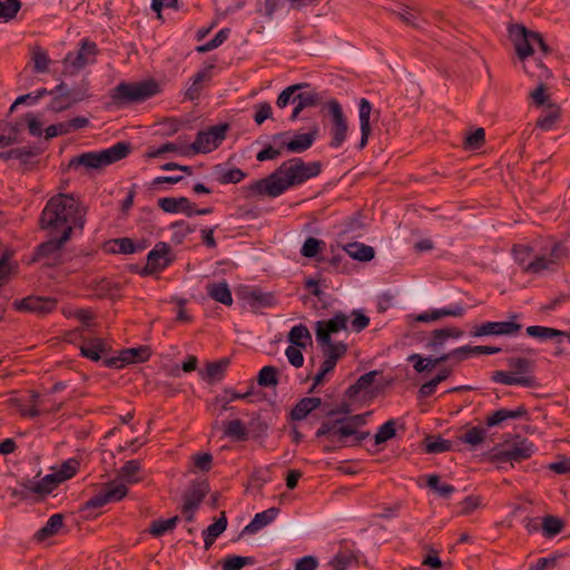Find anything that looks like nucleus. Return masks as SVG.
<instances>
[{"label": "nucleus", "instance_id": "obj_25", "mask_svg": "<svg viewBox=\"0 0 570 570\" xmlns=\"http://www.w3.org/2000/svg\"><path fill=\"white\" fill-rule=\"evenodd\" d=\"M214 65L210 63L204 69L199 70L191 78V85L188 87V89L185 92V98L194 101L199 98L200 91L203 89L202 83L204 81H208L212 78V70L214 69Z\"/></svg>", "mask_w": 570, "mask_h": 570}, {"label": "nucleus", "instance_id": "obj_61", "mask_svg": "<svg viewBox=\"0 0 570 570\" xmlns=\"http://www.w3.org/2000/svg\"><path fill=\"white\" fill-rule=\"evenodd\" d=\"M324 245L325 243L322 239L308 237L306 238L301 248V254L302 256L307 258L316 257V255L321 252Z\"/></svg>", "mask_w": 570, "mask_h": 570}, {"label": "nucleus", "instance_id": "obj_10", "mask_svg": "<svg viewBox=\"0 0 570 570\" xmlns=\"http://www.w3.org/2000/svg\"><path fill=\"white\" fill-rule=\"evenodd\" d=\"M229 127L228 122H223L210 126L206 130L198 131L189 149H191L194 154H207L215 150L226 139Z\"/></svg>", "mask_w": 570, "mask_h": 570}, {"label": "nucleus", "instance_id": "obj_32", "mask_svg": "<svg viewBox=\"0 0 570 570\" xmlns=\"http://www.w3.org/2000/svg\"><path fill=\"white\" fill-rule=\"evenodd\" d=\"M278 514V509L277 508H269L263 512H259L257 514H255L254 519L252 520L250 523H248L243 532L244 533H255L257 532L258 530H261L262 528L266 527L267 524H269Z\"/></svg>", "mask_w": 570, "mask_h": 570}, {"label": "nucleus", "instance_id": "obj_47", "mask_svg": "<svg viewBox=\"0 0 570 570\" xmlns=\"http://www.w3.org/2000/svg\"><path fill=\"white\" fill-rule=\"evenodd\" d=\"M533 248L529 245L518 244L512 247V255L515 263L521 267L522 272L525 273L527 265L532 261L531 255Z\"/></svg>", "mask_w": 570, "mask_h": 570}, {"label": "nucleus", "instance_id": "obj_11", "mask_svg": "<svg viewBox=\"0 0 570 570\" xmlns=\"http://www.w3.org/2000/svg\"><path fill=\"white\" fill-rule=\"evenodd\" d=\"M328 111L331 114V128H330V135L331 140L328 142V146L331 148H340L347 137V120L344 116L343 109L340 105V102L335 99H332L327 104Z\"/></svg>", "mask_w": 570, "mask_h": 570}, {"label": "nucleus", "instance_id": "obj_36", "mask_svg": "<svg viewBox=\"0 0 570 570\" xmlns=\"http://www.w3.org/2000/svg\"><path fill=\"white\" fill-rule=\"evenodd\" d=\"M321 403L322 401L320 397L302 399L292 410V419L296 421L305 419L312 411L316 410Z\"/></svg>", "mask_w": 570, "mask_h": 570}, {"label": "nucleus", "instance_id": "obj_44", "mask_svg": "<svg viewBox=\"0 0 570 570\" xmlns=\"http://www.w3.org/2000/svg\"><path fill=\"white\" fill-rule=\"evenodd\" d=\"M544 271L553 272L556 268L553 267V261H550L547 255H538L535 256L529 265H527L525 273L527 274H541Z\"/></svg>", "mask_w": 570, "mask_h": 570}, {"label": "nucleus", "instance_id": "obj_52", "mask_svg": "<svg viewBox=\"0 0 570 570\" xmlns=\"http://www.w3.org/2000/svg\"><path fill=\"white\" fill-rule=\"evenodd\" d=\"M229 35H230V29L223 28L222 30H219L216 33V36L210 41L196 47V51L198 53L209 52V51L218 48L219 46H222L228 39Z\"/></svg>", "mask_w": 570, "mask_h": 570}, {"label": "nucleus", "instance_id": "obj_64", "mask_svg": "<svg viewBox=\"0 0 570 570\" xmlns=\"http://www.w3.org/2000/svg\"><path fill=\"white\" fill-rule=\"evenodd\" d=\"M354 562L356 558L352 553L340 552L330 561V566L333 570H346Z\"/></svg>", "mask_w": 570, "mask_h": 570}, {"label": "nucleus", "instance_id": "obj_59", "mask_svg": "<svg viewBox=\"0 0 570 570\" xmlns=\"http://www.w3.org/2000/svg\"><path fill=\"white\" fill-rule=\"evenodd\" d=\"M140 471V463L136 460L128 461L119 471V476L127 483L138 482L137 474Z\"/></svg>", "mask_w": 570, "mask_h": 570}, {"label": "nucleus", "instance_id": "obj_7", "mask_svg": "<svg viewBox=\"0 0 570 570\" xmlns=\"http://www.w3.org/2000/svg\"><path fill=\"white\" fill-rule=\"evenodd\" d=\"M160 92V85L155 79L139 82H120L110 90V99L117 107L142 102Z\"/></svg>", "mask_w": 570, "mask_h": 570}, {"label": "nucleus", "instance_id": "obj_49", "mask_svg": "<svg viewBox=\"0 0 570 570\" xmlns=\"http://www.w3.org/2000/svg\"><path fill=\"white\" fill-rule=\"evenodd\" d=\"M20 9V0H0V22L14 19Z\"/></svg>", "mask_w": 570, "mask_h": 570}, {"label": "nucleus", "instance_id": "obj_40", "mask_svg": "<svg viewBox=\"0 0 570 570\" xmlns=\"http://www.w3.org/2000/svg\"><path fill=\"white\" fill-rule=\"evenodd\" d=\"M451 373H452V370L450 367L439 368V372L435 374V376H433L431 380H429L426 383H424L420 387V390H419L420 396L421 397H429V396H431L435 392L436 386L441 382L446 380L450 376Z\"/></svg>", "mask_w": 570, "mask_h": 570}, {"label": "nucleus", "instance_id": "obj_45", "mask_svg": "<svg viewBox=\"0 0 570 570\" xmlns=\"http://www.w3.org/2000/svg\"><path fill=\"white\" fill-rule=\"evenodd\" d=\"M79 469V462L75 459L65 461L61 466L52 472L51 474L56 478V481L60 484L61 482L70 479L76 474Z\"/></svg>", "mask_w": 570, "mask_h": 570}, {"label": "nucleus", "instance_id": "obj_5", "mask_svg": "<svg viewBox=\"0 0 570 570\" xmlns=\"http://www.w3.org/2000/svg\"><path fill=\"white\" fill-rule=\"evenodd\" d=\"M77 338H80L78 346L81 356H108L109 353H112V356L151 355V348L148 345L112 351L111 345L106 340L99 337H86L78 331L68 335V340L63 343V351H67L66 348L71 346Z\"/></svg>", "mask_w": 570, "mask_h": 570}, {"label": "nucleus", "instance_id": "obj_1", "mask_svg": "<svg viewBox=\"0 0 570 570\" xmlns=\"http://www.w3.org/2000/svg\"><path fill=\"white\" fill-rule=\"evenodd\" d=\"M322 171V163H305L302 158H292L281 164L272 174L252 181L243 187L246 197H271L283 195L289 187L304 184L306 180L318 176Z\"/></svg>", "mask_w": 570, "mask_h": 570}, {"label": "nucleus", "instance_id": "obj_31", "mask_svg": "<svg viewBox=\"0 0 570 570\" xmlns=\"http://www.w3.org/2000/svg\"><path fill=\"white\" fill-rule=\"evenodd\" d=\"M462 335L463 331L458 327H444L434 330L431 333V338L428 345L438 351V348L442 347L448 340L458 338Z\"/></svg>", "mask_w": 570, "mask_h": 570}, {"label": "nucleus", "instance_id": "obj_2", "mask_svg": "<svg viewBox=\"0 0 570 570\" xmlns=\"http://www.w3.org/2000/svg\"><path fill=\"white\" fill-rule=\"evenodd\" d=\"M85 225V213L80 210V203L72 194L59 193L47 202L39 216V228L48 235H57L73 227L82 228Z\"/></svg>", "mask_w": 570, "mask_h": 570}, {"label": "nucleus", "instance_id": "obj_21", "mask_svg": "<svg viewBox=\"0 0 570 570\" xmlns=\"http://www.w3.org/2000/svg\"><path fill=\"white\" fill-rule=\"evenodd\" d=\"M318 135V126L315 124L306 134L295 135L289 141H283L281 148H286L291 153H303L312 147Z\"/></svg>", "mask_w": 570, "mask_h": 570}, {"label": "nucleus", "instance_id": "obj_17", "mask_svg": "<svg viewBox=\"0 0 570 570\" xmlns=\"http://www.w3.org/2000/svg\"><path fill=\"white\" fill-rule=\"evenodd\" d=\"M12 305L19 312L35 313L43 316L57 308L58 301L49 296L31 295L22 299H16Z\"/></svg>", "mask_w": 570, "mask_h": 570}, {"label": "nucleus", "instance_id": "obj_35", "mask_svg": "<svg viewBox=\"0 0 570 570\" xmlns=\"http://www.w3.org/2000/svg\"><path fill=\"white\" fill-rule=\"evenodd\" d=\"M63 525L62 514H53L49 518L47 523L35 534L38 541H45L48 538L56 535Z\"/></svg>", "mask_w": 570, "mask_h": 570}, {"label": "nucleus", "instance_id": "obj_60", "mask_svg": "<svg viewBox=\"0 0 570 570\" xmlns=\"http://www.w3.org/2000/svg\"><path fill=\"white\" fill-rule=\"evenodd\" d=\"M395 425L396 422L394 420H389L383 425H381L379 431L374 435L375 444H382L393 439L396 434Z\"/></svg>", "mask_w": 570, "mask_h": 570}, {"label": "nucleus", "instance_id": "obj_62", "mask_svg": "<svg viewBox=\"0 0 570 570\" xmlns=\"http://www.w3.org/2000/svg\"><path fill=\"white\" fill-rule=\"evenodd\" d=\"M542 529L547 537H553L561 532L563 522L557 517L547 515L542 520Z\"/></svg>", "mask_w": 570, "mask_h": 570}, {"label": "nucleus", "instance_id": "obj_43", "mask_svg": "<svg viewBox=\"0 0 570 570\" xmlns=\"http://www.w3.org/2000/svg\"><path fill=\"white\" fill-rule=\"evenodd\" d=\"M487 431L481 426H473L468 429L459 439L461 442L470 445L471 448H476L485 440Z\"/></svg>", "mask_w": 570, "mask_h": 570}, {"label": "nucleus", "instance_id": "obj_56", "mask_svg": "<svg viewBox=\"0 0 570 570\" xmlns=\"http://www.w3.org/2000/svg\"><path fill=\"white\" fill-rule=\"evenodd\" d=\"M178 521V517L167 520H156L150 524L149 533L154 537H160L164 533L174 530Z\"/></svg>", "mask_w": 570, "mask_h": 570}, {"label": "nucleus", "instance_id": "obj_19", "mask_svg": "<svg viewBox=\"0 0 570 570\" xmlns=\"http://www.w3.org/2000/svg\"><path fill=\"white\" fill-rule=\"evenodd\" d=\"M533 444L528 442L527 440H518L512 444L508 445L505 449L499 451L495 454V458L499 461H515L520 462L522 460L529 459L533 453Z\"/></svg>", "mask_w": 570, "mask_h": 570}, {"label": "nucleus", "instance_id": "obj_8", "mask_svg": "<svg viewBox=\"0 0 570 570\" xmlns=\"http://www.w3.org/2000/svg\"><path fill=\"white\" fill-rule=\"evenodd\" d=\"M533 372L534 362L531 358H509L508 370L492 372L491 379L504 385L535 387L539 384Z\"/></svg>", "mask_w": 570, "mask_h": 570}, {"label": "nucleus", "instance_id": "obj_51", "mask_svg": "<svg viewBox=\"0 0 570 570\" xmlns=\"http://www.w3.org/2000/svg\"><path fill=\"white\" fill-rule=\"evenodd\" d=\"M247 301L252 307H269L275 303V296L272 293L252 291L247 295Z\"/></svg>", "mask_w": 570, "mask_h": 570}, {"label": "nucleus", "instance_id": "obj_18", "mask_svg": "<svg viewBox=\"0 0 570 570\" xmlns=\"http://www.w3.org/2000/svg\"><path fill=\"white\" fill-rule=\"evenodd\" d=\"M509 32L520 60L533 55L534 40L532 35L534 31L527 29L523 24H511Z\"/></svg>", "mask_w": 570, "mask_h": 570}, {"label": "nucleus", "instance_id": "obj_63", "mask_svg": "<svg viewBox=\"0 0 570 570\" xmlns=\"http://www.w3.org/2000/svg\"><path fill=\"white\" fill-rule=\"evenodd\" d=\"M485 141V131L483 128H478L469 134L464 139V146L468 149L475 150L483 146Z\"/></svg>", "mask_w": 570, "mask_h": 570}, {"label": "nucleus", "instance_id": "obj_20", "mask_svg": "<svg viewBox=\"0 0 570 570\" xmlns=\"http://www.w3.org/2000/svg\"><path fill=\"white\" fill-rule=\"evenodd\" d=\"M377 374V371H371L361 375L357 381L346 390L345 394L347 399L356 401L367 397L371 394V387Z\"/></svg>", "mask_w": 570, "mask_h": 570}, {"label": "nucleus", "instance_id": "obj_33", "mask_svg": "<svg viewBox=\"0 0 570 570\" xmlns=\"http://www.w3.org/2000/svg\"><path fill=\"white\" fill-rule=\"evenodd\" d=\"M525 332L530 337L538 338L540 341L556 340V343L558 341H561L562 336H564L563 331L552 328V327H547V326H540V325L528 326Z\"/></svg>", "mask_w": 570, "mask_h": 570}, {"label": "nucleus", "instance_id": "obj_55", "mask_svg": "<svg viewBox=\"0 0 570 570\" xmlns=\"http://www.w3.org/2000/svg\"><path fill=\"white\" fill-rule=\"evenodd\" d=\"M257 383L261 386H276L278 383V372L274 366H264L257 376Z\"/></svg>", "mask_w": 570, "mask_h": 570}, {"label": "nucleus", "instance_id": "obj_54", "mask_svg": "<svg viewBox=\"0 0 570 570\" xmlns=\"http://www.w3.org/2000/svg\"><path fill=\"white\" fill-rule=\"evenodd\" d=\"M443 360L444 358H416V362L413 366L419 373H438L439 368L446 367L444 364H442Z\"/></svg>", "mask_w": 570, "mask_h": 570}, {"label": "nucleus", "instance_id": "obj_12", "mask_svg": "<svg viewBox=\"0 0 570 570\" xmlns=\"http://www.w3.org/2000/svg\"><path fill=\"white\" fill-rule=\"evenodd\" d=\"M88 90L89 82L87 80H82L78 86L66 91V94L52 97L48 105V109L53 112H62L71 108L73 105L88 99L90 97Z\"/></svg>", "mask_w": 570, "mask_h": 570}, {"label": "nucleus", "instance_id": "obj_27", "mask_svg": "<svg viewBox=\"0 0 570 570\" xmlns=\"http://www.w3.org/2000/svg\"><path fill=\"white\" fill-rule=\"evenodd\" d=\"M501 352H509L508 350H503L499 346L493 345H463L456 348H453L446 354H442L441 356H469L470 354H498Z\"/></svg>", "mask_w": 570, "mask_h": 570}, {"label": "nucleus", "instance_id": "obj_50", "mask_svg": "<svg viewBox=\"0 0 570 570\" xmlns=\"http://www.w3.org/2000/svg\"><path fill=\"white\" fill-rule=\"evenodd\" d=\"M293 102H297L305 109L318 106L322 102V97L315 90L301 91L293 97Z\"/></svg>", "mask_w": 570, "mask_h": 570}, {"label": "nucleus", "instance_id": "obj_30", "mask_svg": "<svg viewBox=\"0 0 570 570\" xmlns=\"http://www.w3.org/2000/svg\"><path fill=\"white\" fill-rule=\"evenodd\" d=\"M561 118V108L556 102H549L543 114L537 119V127L551 130Z\"/></svg>", "mask_w": 570, "mask_h": 570}, {"label": "nucleus", "instance_id": "obj_38", "mask_svg": "<svg viewBox=\"0 0 570 570\" xmlns=\"http://www.w3.org/2000/svg\"><path fill=\"white\" fill-rule=\"evenodd\" d=\"M288 341L292 345L305 348L308 344H312V335L306 325L298 324L291 328Z\"/></svg>", "mask_w": 570, "mask_h": 570}, {"label": "nucleus", "instance_id": "obj_14", "mask_svg": "<svg viewBox=\"0 0 570 570\" xmlns=\"http://www.w3.org/2000/svg\"><path fill=\"white\" fill-rule=\"evenodd\" d=\"M170 246L165 242H158L147 255V263L141 269V276H149L167 268L174 258L169 257Z\"/></svg>", "mask_w": 570, "mask_h": 570}, {"label": "nucleus", "instance_id": "obj_24", "mask_svg": "<svg viewBox=\"0 0 570 570\" xmlns=\"http://www.w3.org/2000/svg\"><path fill=\"white\" fill-rule=\"evenodd\" d=\"M58 485L59 483L56 481V478H53L51 473L47 474L39 481L28 480L22 483V487L26 491L39 497H45L51 493Z\"/></svg>", "mask_w": 570, "mask_h": 570}, {"label": "nucleus", "instance_id": "obj_29", "mask_svg": "<svg viewBox=\"0 0 570 570\" xmlns=\"http://www.w3.org/2000/svg\"><path fill=\"white\" fill-rule=\"evenodd\" d=\"M107 245L109 246L108 252H110L112 254L128 255V254L141 252L145 249V245L142 243L141 244L135 243L129 237H121V238L112 239Z\"/></svg>", "mask_w": 570, "mask_h": 570}, {"label": "nucleus", "instance_id": "obj_28", "mask_svg": "<svg viewBox=\"0 0 570 570\" xmlns=\"http://www.w3.org/2000/svg\"><path fill=\"white\" fill-rule=\"evenodd\" d=\"M207 294L214 301L222 303L226 306L233 304V296L226 281L209 283L206 286Z\"/></svg>", "mask_w": 570, "mask_h": 570}, {"label": "nucleus", "instance_id": "obj_16", "mask_svg": "<svg viewBox=\"0 0 570 570\" xmlns=\"http://www.w3.org/2000/svg\"><path fill=\"white\" fill-rule=\"evenodd\" d=\"M48 236V240L39 244L35 248L33 261L51 259L52 263H56L63 245L70 239V229H66L62 234Z\"/></svg>", "mask_w": 570, "mask_h": 570}, {"label": "nucleus", "instance_id": "obj_34", "mask_svg": "<svg viewBox=\"0 0 570 570\" xmlns=\"http://www.w3.org/2000/svg\"><path fill=\"white\" fill-rule=\"evenodd\" d=\"M39 153L40 151L37 148H12L9 150L0 151V159L3 161H8L10 159H18L21 164L27 165L30 158L37 156Z\"/></svg>", "mask_w": 570, "mask_h": 570}, {"label": "nucleus", "instance_id": "obj_53", "mask_svg": "<svg viewBox=\"0 0 570 570\" xmlns=\"http://www.w3.org/2000/svg\"><path fill=\"white\" fill-rule=\"evenodd\" d=\"M424 443L428 453H442L450 451L452 448V443L441 436H428Z\"/></svg>", "mask_w": 570, "mask_h": 570}, {"label": "nucleus", "instance_id": "obj_57", "mask_svg": "<svg viewBox=\"0 0 570 570\" xmlns=\"http://www.w3.org/2000/svg\"><path fill=\"white\" fill-rule=\"evenodd\" d=\"M308 87H309V83H307V82H301V83H295V85L288 86L278 95V97L276 99L277 107L285 108L288 105V102L291 101V99L293 100V97L295 96L294 94L297 90H302L303 88H308Z\"/></svg>", "mask_w": 570, "mask_h": 570}, {"label": "nucleus", "instance_id": "obj_48", "mask_svg": "<svg viewBox=\"0 0 570 570\" xmlns=\"http://www.w3.org/2000/svg\"><path fill=\"white\" fill-rule=\"evenodd\" d=\"M33 69L37 73H45L49 70L50 58L48 52L40 46L32 49Z\"/></svg>", "mask_w": 570, "mask_h": 570}, {"label": "nucleus", "instance_id": "obj_3", "mask_svg": "<svg viewBox=\"0 0 570 570\" xmlns=\"http://www.w3.org/2000/svg\"><path fill=\"white\" fill-rule=\"evenodd\" d=\"M368 414H357L323 422L315 433L316 438L324 439L323 450L333 452L343 448L360 445L363 440L370 436V432L361 431Z\"/></svg>", "mask_w": 570, "mask_h": 570}, {"label": "nucleus", "instance_id": "obj_37", "mask_svg": "<svg viewBox=\"0 0 570 570\" xmlns=\"http://www.w3.org/2000/svg\"><path fill=\"white\" fill-rule=\"evenodd\" d=\"M344 249L350 257L360 262H370L375 255L373 247L362 243L347 244Z\"/></svg>", "mask_w": 570, "mask_h": 570}, {"label": "nucleus", "instance_id": "obj_46", "mask_svg": "<svg viewBox=\"0 0 570 570\" xmlns=\"http://www.w3.org/2000/svg\"><path fill=\"white\" fill-rule=\"evenodd\" d=\"M207 492V485H197L193 488L184 498V505L188 510H196Z\"/></svg>", "mask_w": 570, "mask_h": 570}, {"label": "nucleus", "instance_id": "obj_58", "mask_svg": "<svg viewBox=\"0 0 570 570\" xmlns=\"http://www.w3.org/2000/svg\"><path fill=\"white\" fill-rule=\"evenodd\" d=\"M252 557L228 556L222 562L223 570H240L243 567L253 564Z\"/></svg>", "mask_w": 570, "mask_h": 570}, {"label": "nucleus", "instance_id": "obj_26", "mask_svg": "<svg viewBox=\"0 0 570 570\" xmlns=\"http://www.w3.org/2000/svg\"><path fill=\"white\" fill-rule=\"evenodd\" d=\"M193 202H190L187 197H163L158 199V206L165 213H184L187 216V213L191 210Z\"/></svg>", "mask_w": 570, "mask_h": 570}, {"label": "nucleus", "instance_id": "obj_23", "mask_svg": "<svg viewBox=\"0 0 570 570\" xmlns=\"http://www.w3.org/2000/svg\"><path fill=\"white\" fill-rule=\"evenodd\" d=\"M229 362L226 358L207 362L205 370L199 371V374L204 381L214 384L223 380Z\"/></svg>", "mask_w": 570, "mask_h": 570}, {"label": "nucleus", "instance_id": "obj_6", "mask_svg": "<svg viewBox=\"0 0 570 570\" xmlns=\"http://www.w3.org/2000/svg\"><path fill=\"white\" fill-rule=\"evenodd\" d=\"M132 149L129 141H118L109 148L99 151H87L73 156L68 163L69 169L83 167L86 170L101 169L126 158Z\"/></svg>", "mask_w": 570, "mask_h": 570}, {"label": "nucleus", "instance_id": "obj_39", "mask_svg": "<svg viewBox=\"0 0 570 570\" xmlns=\"http://www.w3.org/2000/svg\"><path fill=\"white\" fill-rule=\"evenodd\" d=\"M226 527L227 519L225 517V512H222L220 518L207 527V529L203 532L206 549H208L214 543L216 538H218L226 530Z\"/></svg>", "mask_w": 570, "mask_h": 570}, {"label": "nucleus", "instance_id": "obj_4", "mask_svg": "<svg viewBox=\"0 0 570 570\" xmlns=\"http://www.w3.org/2000/svg\"><path fill=\"white\" fill-rule=\"evenodd\" d=\"M348 316L337 312L332 318L315 323V340L323 356H344L348 352Z\"/></svg>", "mask_w": 570, "mask_h": 570}, {"label": "nucleus", "instance_id": "obj_41", "mask_svg": "<svg viewBox=\"0 0 570 570\" xmlns=\"http://www.w3.org/2000/svg\"><path fill=\"white\" fill-rule=\"evenodd\" d=\"M224 435L234 441H245L248 438V431L239 419H235L224 423Z\"/></svg>", "mask_w": 570, "mask_h": 570}, {"label": "nucleus", "instance_id": "obj_13", "mask_svg": "<svg viewBox=\"0 0 570 570\" xmlns=\"http://www.w3.org/2000/svg\"><path fill=\"white\" fill-rule=\"evenodd\" d=\"M519 317V314L513 313L510 315V321L485 322L481 325H475L472 327L470 334L474 337L489 335H515L522 328L521 324L515 323V320Z\"/></svg>", "mask_w": 570, "mask_h": 570}, {"label": "nucleus", "instance_id": "obj_42", "mask_svg": "<svg viewBox=\"0 0 570 570\" xmlns=\"http://www.w3.org/2000/svg\"><path fill=\"white\" fill-rule=\"evenodd\" d=\"M527 411L523 406H519L517 410H505L501 409L492 413L487 417L488 426H494L508 419H518L525 415Z\"/></svg>", "mask_w": 570, "mask_h": 570}, {"label": "nucleus", "instance_id": "obj_15", "mask_svg": "<svg viewBox=\"0 0 570 570\" xmlns=\"http://www.w3.org/2000/svg\"><path fill=\"white\" fill-rule=\"evenodd\" d=\"M128 489L124 483L117 481L106 483L104 489L85 503L83 511L99 509L108 502H116L125 498Z\"/></svg>", "mask_w": 570, "mask_h": 570}, {"label": "nucleus", "instance_id": "obj_9", "mask_svg": "<svg viewBox=\"0 0 570 570\" xmlns=\"http://www.w3.org/2000/svg\"><path fill=\"white\" fill-rule=\"evenodd\" d=\"M100 50L96 42L83 38L78 45L77 51H69L62 60V75L76 76L89 65L97 61Z\"/></svg>", "mask_w": 570, "mask_h": 570}, {"label": "nucleus", "instance_id": "obj_22", "mask_svg": "<svg viewBox=\"0 0 570 570\" xmlns=\"http://www.w3.org/2000/svg\"><path fill=\"white\" fill-rule=\"evenodd\" d=\"M371 111L372 105L366 98H362L358 104V116H360V126H361V140L358 144V149H363L368 141V137L372 131L371 127Z\"/></svg>", "mask_w": 570, "mask_h": 570}]
</instances>
